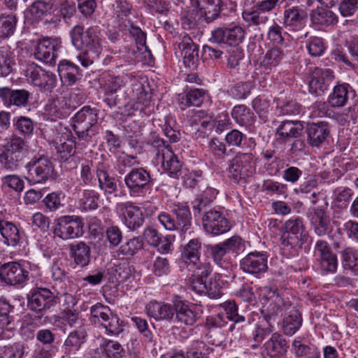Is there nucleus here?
Returning a JSON list of instances; mask_svg holds the SVG:
<instances>
[{"label":"nucleus","instance_id":"f257e3e1","mask_svg":"<svg viewBox=\"0 0 358 358\" xmlns=\"http://www.w3.org/2000/svg\"><path fill=\"white\" fill-rule=\"evenodd\" d=\"M171 213L160 212L157 220L163 227L169 231L178 230L182 239L188 234L194 233L192 227V214L189 207L184 203H174L170 206Z\"/></svg>","mask_w":358,"mask_h":358},{"label":"nucleus","instance_id":"f03ea898","mask_svg":"<svg viewBox=\"0 0 358 358\" xmlns=\"http://www.w3.org/2000/svg\"><path fill=\"white\" fill-rule=\"evenodd\" d=\"M259 297L262 308L261 317H259L256 324L273 332L277 316L281 313L285 303L276 289L270 287H262L259 291Z\"/></svg>","mask_w":358,"mask_h":358},{"label":"nucleus","instance_id":"7ed1b4c3","mask_svg":"<svg viewBox=\"0 0 358 358\" xmlns=\"http://www.w3.org/2000/svg\"><path fill=\"white\" fill-rule=\"evenodd\" d=\"M72 45L78 50H85L99 57L103 49V36L98 26L85 29L83 25L77 24L70 31Z\"/></svg>","mask_w":358,"mask_h":358},{"label":"nucleus","instance_id":"20e7f679","mask_svg":"<svg viewBox=\"0 0 358 358\" xmlns=\"http://www.w3.org/2000/svg\"><path fill=\"white\" fill-rule=\"evenodd\" d=\"M98 114L94 108L85 106L72 117V128L78 138L86 142L90 141L99 132Z\"/></svg>","mask_w":358,"mask_h":358},{"label":"nucleus","instance_id":"39448f33","mask_svg":"<svg viewBox=\"0 0 358 358\" xmlns=\"http://www.w3.org/2000/svg\"><path fill=\"white\" fill-rule=\"evenodd\" d=\"M24 141L20 136L12 135L6 138L0 146V167L3 170L14 171L18 169L23 159Z\"/></svg>","mask_w":358,"mask_h":358},{"label":"nucleus","instance_id":"423d86ee","mask_svg":"<svg viewBox=\"0 0 358 358\" xmlns=\"http://www.w3.org/2000/svg\"><path fill=\"white\" fill-rule=\"evenodd\" d=\"M280 233L282 245L290 246L292 248H301L310 239L303 219L299 216L286 220L281 227Z\"/></svg>","mask_w":358,"mask_h":358},{"label":"nucleus","instance_id":"0eeeda50","mask_svg":"<svg viewBox=\"0 0 358 358\" xmlns=\"http://www.w3.org/2000/svg\"><path fill=\"white\" fill-rule=\"evenodd\" d=\"M285 0L255 1L252 6L245 7L242 11V18L249 27H258L266 24L269 20L268 13L275 10Z\"/></svg>","mask_w":358,"mask_h":358},{"label":"nucleus","instance_id":"6e6552de","mask_svg":"<svg viewBox=\"0 0 358 358\" xmlns=\"http://www.w3.org/2000/svg\"><path fill=\"white\" fill-rule=\"evenodd\" d=\"M124 182L131 196H144L150 192L153 179L150 171L143 167L133 168L124 176Z\"/></svg>","mask_w":358,"mask_h":358},{"label":"nucleus","instance_id":"1a4fd4ad","mask_svg":"<svg viewBox=\"0 0 358 358\" xmlns=\"http://www.w3.org/2000/svg\"><path fill=\"white\" fill-rule=\"evenodd\" d=\"M24 75L29 83L40 88L42 92H51L57 86L56 75L34 62L27 64Z\"/></svg>","mask_w":358,"mask_h":358},{"label":"nucleus","instance_id":"9d476101","mask_svg":"<svg viewBox=\"0 0 358 358\" xmlns=\"http://www.w3.org/2000/svg\"><path fill=\"white\" fill-rule=\"evenodd\" d=\"M229 177L235 182L245 180L254 171V156L251 152H238L228 162Z\"/></svg>","mask_w":358,"mask_h":358},{"label":"nucleus","instance_id":"9b49d317","mask_svg":"<svg viewBox=\"0 0 358 358\" xmlns=\"http://www.w3.org/2000/svg\"><path fill=\"white\" fill-rule=\"evenodd\" d=\"M245 36V29L241 25L231 22L213 30L210 41L217 44L236 47L243 41Z\"/></svg>","mask_w":358,"mask_h":358},{"label":"nucleus","instance_id":"f8f14e48","mask_svg":"<svg viewBox=\"0 0 358 358\" xmlns=\"http://www.w3.org/2000/svg\"><path fill=\"white\" fill-rule=\"evenodd\" d=\"M83 219L76 215L61 216L56 220L54 234L64 241L81 237L84 234Z\"/></svg>","mask_w":358,"mask_h":358},{"label":"nucleus","instance_id":"ddd939ff","mask_svg":"<svg viewBox=\"0 0 358 358\" xmlns=\"http://www.w3.org/2000/svg\"><path fill=\"white\" fill-rule=\"evenodd\" d=\"M58 303V297L49 289L44 287H36L31 291V295L28 299L29 308L41 315L36 316L41 320L43 313L50 310Z\"/></svg>","mask_w":358,"mask_h":358},{"label":"nucleus","instance_id":"4468645a","mask_svg":"<svg viewBox=\"0 0 358 358\" xmlns=\"http://www.w3.org/2000/svg\"><path fill=\"white\" fill-rule=\"evenodd\" d=\"M26 168L27 179L33 183H43L53 177L54 166L51 160L43 155L33 157Z\"/></svg>","mask_w":358,"mask_h":358},{"label":"nucleus","instance_id":"2eb2a0df","mask_svg":"<svg viewBox=\"0 0 358 358\" xmlns=\"http://www.w3.org/2000/svg\"><path fill=\"white\" fill-rule=\"evenodd\" d=\"M0 280L7 285L22 287L29 280V271L17 262L0 263Z\"/></svg>","mask_w":358,"mask_h":358},{"label":"nucleus","instance_id":"dca6fc26","mask_svg":"<svg viewBox=\"0 0 358 358\" xmlns=\"http://www.w3.org/2000/svg\"><path fill=\"white\" fill-rule=\"evenodd\" d=\"M155 146L157 147L158 156H162V168L164 173L170 177L178 178L182 171V163L173 153L171 148L166 145L162 139L155 141Z\"/></svg>","mask_w":358,"mask_h":358},{"label":"nucleus","instance_id":"f3484780","mask_svg":"<svg viewBox=\"0 0 358 358\" xmlns=\"http://www.w3.org/2000/svg\"><path fill=\"white\" fill-rule=\"evenodd\" d=\"M61 48V39L47 37L40 40L34 50L36 59L50 65L55 64L57 52Z\"/></svg>","mask_w":358,"mask_h":358},{"label":"nucleus","instance_id":"a211bd4d","mask_svg":"<svg viewBox=\"0 0 358 358\" xmlns=\"http://www.w3.org/2000/svg\"><path fill=\"white\" fill-rule=\"evenodd\" d=\"M204 230L212 235L217 236L230 230L229 220L222 212L215 208H210L202 217Z\"/></svg>","mask_w":358,"mask_h":358},{"label":"nucleus","instance_id":"6ab92c4d","mask_svg":"<svg viewBox=\"0 0 358 358\" xmlns=\"http://www.w3.org/2000/svg\"><path fill=\"white\" fill-rule=\"evenodd\" d=\"M10 218L6 210H0V234L5 245L15 247L22 240V231Z\"/></svg>","mask_w":358,"mask_h":358},{"label":"nucleus","instance_id":"aec40b11","mask_svg":"<svg viewBox=\"0 0 358 358\" xmlns=\"http://www.w3.org/2000/svg\"><path fill=\"white\" fill-rule=\"evenodd\" d=\"M314 255L322 271L327 273H335L338 267L336 255L333 253L328 243L319 240L314 247Z\"/></svg>","mask_w":358,"mask_h":358},{"label":"nucleus","instance_id":"412c9836","mask_svg":"<svg viewBox=\"0 0 358 358\" xmlns=\"http://www.w3.org/2000/svg\"><path fill=\"white\" fill-rule=\"evenodd\" d=\"M241 269L246 273L260 275L268 270V255L264 252H251L240 261Z\"/></svg>","mask_w":358,"mask_h":358},{"label":"nucleus","instance_id":"4be33fe9","mask_svg":"<svg viewBox=\"0 0 358 358\" xmlns=\"http://www.w3.org/2000/svg\"><path fill=\"white\" fill-rule=\"evenodd\" d=\"M117 210L123 215V222L130 230L134 231L141 227L145 221L141 208L132 202L118 203Z\"/></svg>","mask_w":358,"mask_h":358},{"label":"nucleus","instance_id":"5701e85b","mask_svg":"<svg viewBox=\"0 0 358 358\" xmlns=\"http://www.w3.org/2000/svg\"><path fill=\"white\" fill-rule=\"evenodd\" d=\"M31 94L24 89L13 90L8 87H0V99L4 106L17 108H27L29 106Z\"/></svg>","mask_w":358,"mask_h":358},{"label":"nucleus","instance_id":"b1692460","mask_svg":"<svg viewBox=\"0 0 358 358\" xmlns=\"http://www.w3.org/2000/svg\"><path fill=\"white\" fill-rule=\"evenodd\" d=\"M193 273L188 279L189 288L198 294H203L206 291V280L212 272V266L209 262H203L195 267H189Z\"/></svg>","mask_w":358,"mask_h":358},{"label":"nucleus","instance_id":"393cba45","mask_svg":"<svg viewBox=\"0 0 358 358\" xmlns=\"http://www.w3.org/2000/svg\"><path fill=\"white\" fill-rule=\"evenodd\" d=\"M174 323L178 325L192 326L201 317L202 311L196 306H189L182 301L174 303Z\"/></svg>","mask_w":358,"mask_h":358},{"label":"nucleus","instance_id":"a878e982","mask_svg":"<svg viewBox=\"0 0 358 358\" xmlns=\"http://www.w3.org/2000/svg\"><path fill=\"white\" fill-rule=\"evenodd\" d=\"M110 166L99 162L96 166V178L98 180L99 189L103 194H113L117 190L116 179L109 173Z\"/></svg>","mask_w":358,"mask_h":358},{"label":"nucleus","instance_id":"bb28decb","mask_svg":"<svg viewBox=\"0 0 358 358\" xmlns=\"http://www.w3.org/2000/svg\"><path fill=\"white\" fill-rule=\"evenodd\" d=\"M178 48L183 57V63L186 68L191 70L196 69L199 64V48L189 36H185L178 43Z\"/></svg>","mask_w":358,"mask_h":358},{"label":"nucleus","instance_id":"cd10ccee","mask_svg":"<svg viewBox=\"0 0 358 358\" xmlns=\"http://www.w3.org/2000/svg\"><path fill=\"white\" fill-rule=\"evenodd\" d=\"M308 13L299 6L287 8L283 13V24L293 31H299L306 27Z\"/></svg>","mask_w":358,"mask_h":358},{"label":"nucleus","instance_id":"c85d7f7f","mask_svg":"<svg viewBox=\"0 0 358 358\" xmlns=\"http://www.w3.org/2000/svg\"><path fill=\"white\" fill-rule=\"evenodd\" d=\"M334 79L330 69H317L308 83L309 92L316 96L322 95Z\"/></svg>","mask_w":358,"mask_h":358},{"label":"nucleus","instance_id":"c756f323","mask_svg":"<svg viewBox=\"0 0 358 358\" xmlns=\"http://www.w3.org/2000/svg\"><path fill=\"white\" fill-rule=\"evenodd\" d=\"M59 134V136L55 141L56 153L58 159L65 162L76 152L75 138L69 130Z\"/></svg>","mask_w":358,"mask_h":358},{"label":"nucleus","instance_id":"7c9ffc66","mask_svg":"<svg viewBox=\"0 0 358 358\" xmlns=\"http://www.w3.org/2000/svg\"><path fill=\"white\" fill-rule=\"evenodd\" d=\"M174 310H176L174 305L157 301H150L145 306V313L148 316L156 321H173L175 315Z\"/></svg>","mask_w":358,"mask_h":358},{"label":"nucleus","instance_id":"2f4dec72","mask_svg":"<svg viewBox=\"0 0 358 358\" xmlns=\"http://www.w3.org/2000/svg\"><path fill=\"white\" fill-rule=\"evenodd\" d=\"M87 338V334L84 328L80 327L71 331L63 343L64 355L62 358L79 351L86 343Z\"/></svg>","mask_w":358,"mask_h":358},{"label":"nucleus","instance_id":"473e14b6","mask_svg":"<svg viewBox=\"0 0 358 358\" xmlns=\"http://www.w3.org/2000/svg\"><path fill=\"white\" fill-rule=\"evenodd\" d=\"M61 83L64 86H71L81 79L83 74L80 67L68 60H62L57 66Z\"/></svg>","mask_w":358,"mask_h":358},{"label":"nucleus","instance_id":"72a5a7b5","mask_svg":"<svg viewBox=\"0 0 358 358\" xmlns=\"http://www.w3.org/2000/svg\"><path fill=\"white\" fill-rule=\"evenodd\" d=\"M307 142L312 147H320L329 135L327 124L324 122L308 123L306 127Z\"/></svg>","mask_w":358,"mask_h":358},{"label":"nucleus","instance_id":"f704fd0d","mask_svg":"<svg viewBox=\"0 0 358 358\" xmlns=\"http://www.w3.org/2000/svg\"><path fill=\"white\" fill-rule=\"evenodd\" d=\"M209 95L203 89L192 88L179 96L178 102L182 110L191 106H200L204 101H208Z\"/></svg>","mask_w":358,"mask_h":358},{"label":"nucleus","instance_id":"c9c22d12","mask_svg":"<svg viewBox=\"0 0 358 358\" xmlns=\"http://www.w3.org/2000/svg\"><path fill=\"white\" fill-rule=\"evenodd\" d=\"M201 241L198 238L190 239L183 247L181 257L185 264L189 267H195L200 264Z\"/></svg>","mask_w":358,"mask_h":358},{"label":"nucleus","instance_id":"e433bc0d","mask_svg":"<svg viewBox=\"0 0 358 358\" xmlns=\"http://www.w3.org/2000/svg\"><path fill=\"white\" fill-rule=\"evenodd\" d=\"M132 5L126 0H115L113 5L114 15L118 22L120 27L122 29H127L131 26L133 22L130 19V16L133 14Z\"/></svg>","mask_w":358,"mask_h":358},{"label":"nucleus","instance_id":"4c0bfd02","mask_svg":"<svg viewBox=\"0 0 358 358\" xmlns=\"http://www.w3.org/2000/svg\"><path fill=\"white\" fill-rule=\"evenodd\" d=\"M131 274L129 263L124 259L117 260L108 268L109 280L112 282H124L129 278Z\"/></svg>","mask_w":358,"mask_h":358},{"label":"nucleus","instance_id":"58836bf2","mask_svg":"<svg viewBox=\"0 0 358 358\" xmlns=\"http://www.w3.org/2000/svg\"><path fill=\"white\" fill-rule=\"evenodd\" d=\"M74 109L75 106L71 105V101L64 96L53 99L47 106L49 114L59 119L67 117Z\"/></svg>","mask_w":358,"mask_h":358},{"label":"nucleus","instance_id":"ea45409f","mask_svg":"<svg viewBox=\"0 0 358 358\" xmlns=\"http://www.w3.org/2000/svg\"><path fill=\"white\" fill-rule=\"evenodd\" d=\"M327 207V204L324 203L314 208L310 219L315 232L320 236L325 235L329 229V220L326 212Z\"/></svg>","mask_w":358,"mask_h":358},{"label":"nucleus","instance_id":"a19ab883","mask_svg":"<svg viewBox=\"0 0 358 358\" xmlns=\"http://www.w3.org/2000/svg\"><path fill=\"white\" fill-rule=\"evenodd\" d=\"M354 93L349 84L343 83L335 86L328 97V103L332 108H340L345 106L350 94Z\"/></svg>","mask_w":358,"mask_h":358},{"label":"nucleus","instance_id":"79ce46f5","mask_svg":"<svg viewBox=\"0 0 358 358\" xmlns=\"http://www.w3.org/2000/svg\"><path fill=\"white\" fill-rule=\"evenodd\" d=\"M90 248L83 241L69 245V255L80 267H85L90 261Z\"/></svg>","mask_w":358,"mask_h":358},{"label":"nucleus","instance_id":"37998d69","mask_svg":"<svg viewBox=\"0 0 358 358\" xmlns=\"http://www.w3.org/2000/svg\"><path fill=\"white\" fill-rule=\"evenodd\" d=\"M264 347L268 356L276 358L284 355L287 352L289 345L281 334L274 333L271 338L265 343Z\"/></svg>","mask_w":358,"mask_h":358},{"label":"nucleus","instance_id":"c03bdc74","mask_svg":"<svg viewBox=\"0 0 358 358\" xmlns=\"http://www.w3.org/2000/svg\"><path fill=\"white\" fill-rule=\"evenodd\" d=\"M192 8L201 10L206 20L211 22L220 13L221 0H190Z\"/></svg>","mask_w":358,"mask_h":358},{"label":"nucleus","instance_id":"a18cd8bd","mask_svg":"<svg viewBox=\"0 0 358 358\" xmlns=\"http://www.w3.org/2000/svg\"><path fill=\"white\" fill-rule=\"evenodd\" d=\"M222 306L226 312L227 317L234 322L229 327L231 331H234L236 327L239 330L250 322L249 320H246L243 315L238 313V305L234 301H227Z\"/></svg>","mask_w":358,"mask_h":358},{"label":"nucleus","instance_id":"49530a36","mask_svg":"<svg viewBox=\"0 0 358 358\" xmlns=\"http://www.w3.org/2000/svg\"><path fill=\"white\" fill-rule=\"evenodd\" d=\"M303 129V126L300 121L285 120L277 129L276 134L279 139L286 141L300 136Z\"/></svg>","mask_w":358,"mask_h":358},{"label":"nucleus","instance_id":"de8ad7c7","mask_svg":"<svg viewBox=\"0 0 358 358\" xmlns=\"http://www.w3.org/2000/svg\"><path fill=\"white\" fill-rule=\"evenodd\" d=\"M207 251L213 259L214 263L220 268L228 270L232 267L231 262L227 258L228 251L222 243L213 245H208Z\"/></svg>","mask_w":358,"mask_h":358},{"label":"nucleus","instance_id":"09e8293b","mask_svg":"<svg viewBox=\"0 0 358 358\" xmlns=\"http://www.w3.org/2000/svg\"><path fill=\"white\" fill-rule=\"evenodd\" d=\"M302 321L301 314L297 310L292 309L283 320L282 330L284 333L289 336L294 335L301 327Z\"/></svg>","mask_w":358,"mask_h":358},{"label":"nucleus","instance_id":"8fccbe9b","mask_svg":"<svg viewBox=\"0 0 358 358\" xmlns=\"http://www.w3.org/2000/svg\"><path fill=\"white\" fill-rule=\"evenodd\" d=\"M311 21L315 25L330 26L338 21L336 15L325 8H317L311 13Z\"/></svg>","mask_w":358,"mask_h":358},{"label":"nucleus","instance_id":"3c124183","mask_svg":"<svg viewBox=\"0 0 358 358\" xmlns=\"http://www.w3.org/2000/svg\"><path fill=\"white\" fill-rule=\"evenodd\" d=\"M131 96L137 103L147 107L150 105L151 101V95L145 89L142 81L134 78L131 80Z\"/></svg>","mask_w":358,"mask_h":358},{"label":"nucleus","instance_id":"603ef678","mask_svg":"<svg viewBox=\"0 0 358 358\" xmlns=\"http://www.w3.org/2000/svg\"><path fill=\"white\" fill-rule=\"evenodd\" d=\"M231 116L241 126H248L255 122L254 113L245 105L235 106L231 110Z\"/></svg>","mask_w":358,"mask_h":358},{"label":"nucleus","instance_id":"864d4df0","mask_svg":"<svg viewBox=\"0 0 358 358\" xmlns=\"http://www.w3.org/2000/svg\"><path fill=\"white\" fill-rule=\"evenodd\" d=\"M106 330L108 336H119L124 331V322L117 315L113 312L102 322L101 324Z\"/></svg>","mask_w":358,"mask_h":358},{"label":"nucleus","instance_id":"5fc2aeb1","mask_svg":"<svg viewBox=\"0 0 358 358\" xmlns=\"http://www.w3.org/2000/svg\"><path fill=\"white\" fill-rule=\"evenodd\" d=\"M100 194L94 189H84L80 206L85 210H94L99 207Z\"/></svg>","mask_w":358,"mask_h":358},{"label":"nucleus","instance_id":"6e6d98bb","mask_svg":"<svg viewBox=\"0 0 358 358\" xmlns=\"http://www.w3.org/2000/svg\"><path fill=\"white\" fill-rule=\"evenodd\" d=\"M14 306L5 298L0 299V334H3L4 329H10L8 327L13 317L10 315L13 312Z\"/></svg>","mask_w":358,"mask_h":358},{"label":"nucleus","instance_id":"4d7b16f0","mask_svg":"<svg viewBox=\"0 0 358 358\" xmlns=\"http://www.w3.org/2000/svg\"><path fill=\"white\" fill-rule=\"evenodd\" d=\"M192 127L195 126L197 131L203 132V129H210L213 127L212 117L205 111H196L189 119Z\"/></svg>","mask_w":358,"mask_h":358},{"label":"nucleus","instance_id":"13d9d810","mask_svg":"<svg viewBox=\"0 0 358 358\" xmlns=\"http://www.w3.org/2000/svg\"><path fill=\"white\" fill-rule=\"evenodd\" d=\"M343 265L345 269L352 271L358 274V250L346 248L341 252Z\"/></svg>","mask_w":358,"mask_h":358},{"label":"nucleus","instance_id":"bf43d9fd","mask_svg":"<svg viewBox=\"0 0 358 358\" xmlns=\"http://www.w3.org/2000/svg\"><path fill=\"white\" fill-rule=\"evenodd\" d=\"M143 245L144 243L142 238L140 236L133 237L120 247L118 252L124 256L132 257L142 250Z\"/></svg>","mask_w":358,"mask_h":358},{"label":"nucleus","instance_id":"052dcab7","mask_svg":"<svg viewBox=\"0 0 358 358\" xmlns=\"http://www.w3.org/2000/svg\"><path fill=\"white\" fill-rule=\"evenodd\" d=\"M285 54L279 48L268 50L265 54L261 64L266 69H271L278 66L282 61Z\"/></svg>","mask_w":358,"mask_h":358},{"label":"nucleus","instance_id":"680f3d73","mask_svg":"<svg viewBox=\"0 0 358 358\" xmlns=\"http://www.w3.org/2000/svg\"><path fill=\"white\" fill-rule=\"evenodd\" d=\"M298 358H320V353L317 348L304 345L299 340H294L292 343Z\"/></svg>","mask_w":358,"mask_h":358},{"label":"nucleus","instance_id":"e2e57ef3","mask_svg":"<svg viewBox=\"0 0 358 358\" xmlns=\"http://www.w3.org/2000/svg\"><path fill=\"white\" fill-rule=\"evenodd\" d=\"M16 17L13 15H0V38H4L12 35L15 29Z\"/></svg>","mask_w":358,"mask_h":358},{"label":"nucleus","instance_id":"0e129e2a","mask_svg":"<svg viewBox=\"0 0 358 358\" xmlns=\"http://www.w3.org/2000/svg\"><path fill=\"white\" fill-rule=\"evenodd\" d=\"M64 196L62 191L53 192L47 194L42 202L50 212H55L64 206Z\"/></svg>","mask_w":358,"mask_h":358},{"label":"nucleus","instance_id":"69168bd1","mask_svg":"<svg viewBox=\"0 0 358 358\" xmlns=\"http://www.w3.org/2000/svg\"><path fill=\"white\" fill-rule=\"evenodd\" d=\"M34 121L27 117L20 116L14 119L13 127L20 134L29 136L34 129Z\"/></svg>","mask_w":358,"mask_h":358},{"label":"nucleus","instance_id":"338daca9","mask_svg":"<svg viewBox=\"0 0 358 358\" xmlns=\"http://www.w3.org/2000/svg\"><path fill=\"white\" fill-rule=\"evenodd\" d=\"M222 275L215 273L208 281L206 280V291L203 294H207L211 299H218L222 295V287L220 283Z\"/></svg>","mask_w":358,"mask_h":358},{"label":"nucleus","instance_id":"774afa93","mask_svg":"<svg viewBox=\"0 0 358 358\" xmlns=\"http://www.w3.org/2000/svg\"><path fill=\"white\" fill-rule=\"evenodd\" d=\"M101 347L108 358H121L124 353L123 348L117 341L103 338Z\"/></svg>","mask_w":358,"mask_h":358}]
</instances>
